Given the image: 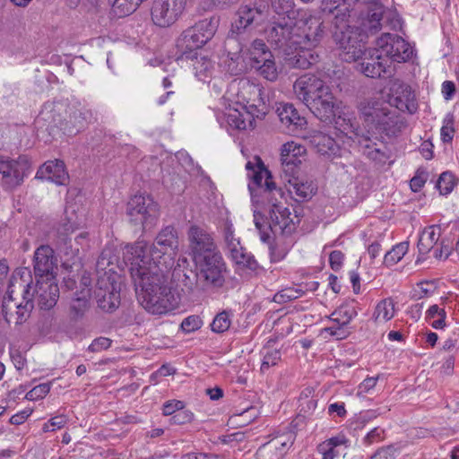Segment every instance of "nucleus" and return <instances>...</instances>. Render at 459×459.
<instances>
[{
    "label": "nucleus",
    "mask_w": 459,
    "mask_h": 459,
    "mask_svg": "<svg viewBox=\"0 0 459 459\" xmlns=\"http://www.w3.org/2000/svg\"><path fill=\"white\" fill-rule=\"evenodd\" d=\"M195 266V283H190L188 290L199 293L211 288H221L226 278L227 265L221 252L193 261Z\"/></svg>",
    "instance_id": "obj_6"
},
{
    "label": "nucleus",
    "mask_w": 459,
    "mask_h": 459,
    "mask_svg": "<svg viewBox=\"0 0 459 459\" xmlns=\"http://www.w3.org/2000/svg\"><path fill=\"white\" fill-rule=\"evenodd\" d=\"M336 128L343 134L347 140H342L343 143L350 146L352 143L358 144L362 153L369 160L378 163L385 164L389 159V152L383 143H377L375 136L365 134L363 130L355 126L352 118H345L339 116L336 121Z\"/></svg>",
    "instance_id": "obj_5"
},
{
    "label": "nucleus",
    "mask_w": 459,
    "mask_h": 459,
    "mask_svg": "<svg viewBox=\"0 0 459 459\" xmlns=\"http://www.w3.org/2000/svg\"><path fill=\"white\" fill-rule=\"evenodd\" d=\"M194 414L189 410L180 409L171 418L170 422L172 424L183 425L189 423L193 420Z\"/></svg>",
    "instance_id": "obj_57"
},
{
    "label": "nucleus",
    "mask_w": 459,
    "mask_h": 459,
    "mask_svg": "<svg viewBox=\"0 0 459 459\" xmlns=\"http://www.w3.org/2000/svg\"><path fill=\"white\" fill-rule=\"evenodd\" d=\"M78 229V226L72 222L70 220L63 222L56 230V243L58 247L61 248L62 247H65V253L68 254V249L71 250V253L77 254L79 251V247H76L73 248V245L71 244V238L69 236L74 233Z\"/></svg>",
    "instance_id": "obj_37"
},
{
    "label": "nucleus",
    "mask_w": 459,
    "mask_h": 459,
    "mask_svg": "<svg viewBox=\"0 0 459 459\" xmlns=\"http://www.w3.org/2000/svg\"><path fill=\"white\" fill-rule=\"evenodd\" d=\"M178 247L176 229L163 228L152 245L138 240L126 246L123 257L143 307L153 315H165L178 307L179 299L168 285L167 273L174 264Z\"/></svg>",
    "instance_id": "obj_1"
},
{
    "label": "nucleus",
    "mask_w": 459,
    "mask_h": 459,
    "mask_svg": "<svg viewBox=\"0 0 459 459\" xmlns=\"http://www.w3.org/2000/svg\"><path fill=\"white\" fill-rule=\"evenodd\" d=\"M297 173L283 174L282 178L285 181L287 191L294 196L297 201L309 199L316 191V186L313 181L296 176Z\"/></svg>",
    "instance_id": "obj_27"
},
{
    "label": "nucleus",
    "mask_w": 459,
    "mask_h": 459,
    "mask_svg": "<svg viewBox=\"0 0 459 459\" xmlns=\"http://www.w3.org/2000/svg\"><path fill=\"white\" fill-rule=\"evenodd\" d=\"M202 325L203 321L201 317L199 316L193 315L186 317L182 321L180 327L184 333H190L200 329Z\"/></svg>",
    "instance_id": "obj_52"
},
{
    "label": "nucleus",
    "mask_w": 459,
    "mask_h": 459,
    "mask_svg": "<svg viewBox=\"0 0 459 459\" xmlns=\"http://www.w3.org/2000/svg\"><path fill=\"white\" fill-rule=\"evenodd\" d=\"M268 5L263 3L251 2L241 4L237 13L234 29L238 35L246 30H253L262 25L268 18Z\"/></svg>",
    "instance_id": "obj_14"
},
{
    "label": "nucleus",
    "mask_w": 459,
    "mask_h": 459,
    "mask_svg": "<svg viewBox=\"0 0 459 459\" xmlns=\"http://www.w3.org/2000/svg\"><path fill=\"white\" fill-rule=\"evenodd\" d=\"M269 249L271 261L274 263L283 260L290 251L289 247H287L284 243H281L279 241L270 246Z\"/></svg>",
    "instance_id": "obj_51"
},
{
    "label": "nucleus",
    "mask_w": 459,
    "mask_h": 459,
    "mask_svg": "<svg viewBox=\"0 0 459 459\" xmlns=\"http://www.w3.org/2000/svg\"><path fill=\"white\" fill-rule=\"evenodd\" d=\"M261 354L263 356L260 368L262 373H265L271 367L276 366L281 359V350L269 345H265L262 349Z\"/></svg>",
    "instance_id": "obj_40"
},
{
    "label": "nucleus",
    "mask_w": 459,
    "mask_h": 459,
    "mask_svg": "<svg viewBox=\"0 0 459 459\" xmlns=\"http://www.w3.org/2000/svg\"><path fill=\"white\" fill-rule=\"evenodd\" d=\"M260 117L261 115L249 110L248 108L243 105L236 106L228 102L225 119L229 129L237 131L252 130L255 127V119Z\"/></svg>",
    "instance_id": "obj_19"
},
{
    "label": "nucleus",
    "mask_w": 459,
    "mask_h": 459,
    "mask_svg": "<svg viewBox=\"0 0 459 459\" xmlns=\"http://www.w3.org/2000/svg\"><path fill=\"white\" fill-rule=\"evenodd\" d=\"M30 171V161L26 155H20L16 159L0 157V182L6 189L21 186Z\"/></svg>",
    "instance_id": "obj_11"
},
{
    "label": "nucleus",
    "mask_w": 459,
    "mask_h": 459,
    "mask_svg": "<svg viewBox=\"0 0 459 459\" xmlns=\"http://www.w3.org/2000/svg\"><path fill=\"white\" fill-rule=\"evenodd\" d=\"M350 446V440L342 433L321 442L317 446V452L322 455V459H335L342 452Z\"/></svg>",
    "instance_id": "obj_31"
},
{
    "label": "nucleus",
    "mask_w": 459,
    "mask_h": 459,
    "mask_svg": "<svg viewBox=\"0 0 459 459\" xmlns=\"http://www.w3.org/2000/svg\"><path fill=\"white\" fill-rule=\"evenodd\" d=\"M334 39L342 52L340 55L346 62H354L361 58V72L368 77L377 78L383 74H391L390 62L380 51L378 46L366 49L364 35L359 28L337 26Z\"/></svg>",
    "instance_id": "obj_3"
},
{
    "label": "nucleus",
    "mask_w": 459,
    "mask_h": 459,
    "mask_svg": "<svg viewBox=\"0 0 459 459\" xmlns=\"http://www.w3.org/2000/svg\"><path fill=\"white\" fill-rule=\"evenodd\" d=\"M317 405V401L314 398L308 399L307 397H300L299 398V406L301 407L300 411H304V413L310 414L312 413Z\"/></svg>",
    "instance_id": "obj_62"
},
{
    "label": "nucleus",
    "mask_w": 459,
    "mask_h": 459,
    "mask_svg": "<svg viewBox=\"0 0 459 459\" xmlns=\"http://www.w3.org/2000/svg\"><path fill=\"white\" fill-rule=\"evenodd\" d=\"M223 99L236 106L243 105L261 116L265 114L262 87L247 78L233 80L229 84Z\"/></svg>",
    "instance_id": "obj_7"
},
{
    "label": "nucleus",
    "mask_w": 459,
    "mask_h": 459,
    "mask_svg": "<svg viewBox=\"0 0 459 459\" xmlns=\"http://www.w3.org/2000/svg\"><path fill=\"white\" fill-rule=\"evenodd\" d=\"M185 403L179 400H170L163 404L162 412L165 416H173L180 409H184Z\"/></svg>",
    "instance_id": "obj_59"
},
{
    "label": "nucleus",
    "mask_w": 459,
    "mask_h": 459,
    "mask_svg": "<svg viewBox=\"0 0 459 459\" xmlns=\"http://www.w3.org/2000/svg\"><path fill=\"white\" fill-rule=\"evenodd\" d=\"M365 134L378 139L383 134L392 137L402 132L404 123L382 94L365 99L358 105Z\"/></svg>",
    "instance_id": "obj_4"
},
{
    "label": "nucleus",
    "mask_w": 459,
    "mask_h": 459,
    "mask_svg": "<svg viewBox=\"0 0 459 459\" xmlns=\"http://www.w3.org/2000/svg\"><path fill=\"white\" fill-rule=\"evenodd\" d=\"M252 67L267 81L274 82L278 78L279 70L273 55L272 57H264L260 61L252 63Z\"/></svg>",
    "instance_id": "obj_38"
},
{
    "label": "nucleus",
    "mask_w": 459,
    "mask_h": 459,
    "mask_svg": "<svg viewBox=\"0 0 459 459\" xmlns=\"http://www.w3.org/2000/svg\"><path fill=\"white\" fill-rule=\"evenodd\" d=\"M249 58L252 63L266 57H272V53L262 39H255L248 49Z\"/></svg>",
    "instance_id": "obj_46"
},
{
    "label": "nucleus",
    "mask_w": 459,
    "mask_h": 459,
    "mask_svg": "<svg viewBox=\"0 0 459 459\" xmlns=\"http://www.w3.org/2000/svg\"><path fill=\"white\" fill-rule=\"evenodd\" d=\"M409 250V243L404 241L396 244L384 256V264L393 266L400 262Z\"/></svg>",
    "instance_id": "obj_43"
},
{
    "label": "nucleus",
    "mask_w": 459,
    "mask_h": 459,
    "mask_svg": "<svg viewBox=\"0 0 459 459\" xmlns=\"http://www.w3.org/2000/svg\"><path fill=\"white\" fill-rule=\"evenodd\" d=\"M379 377H368L365 378L357 388V396L365 397L375 388Z\"/></svg>",
    "instance_id": "obj_54"
},
{
    "label": "nucleus",
    "mask_w": 459,
    "mask_h": 459,
    "mask_svg": "<svg viewBox=\"0 0 459 459\" xmlns=\"http://www.w3.org/2000/svg\"><path fill=\"white\" fill-rule=\"evenodd\" d=\"M126 213L132 224L145 229L157 217V204L149 195H135L127 203Z\"/></svg>",
    "instance_id": "obj_13"
},
{
    "label": "nucleus",
    "mask_w": 459,
    "mask_h": 459,
    "mask_svg": "<svg viewBox=\"0 0 459 459\" xmlns=\"http://www.w3.org/2000/svg\"><path fill=\"white\" fill-rule=\"evenodd\" d=\"M455 186V177L451 172H443L437 182V188L440 194L446 195L450 194Z\"/></svg>",
    "instance_id": "obj_48"
},
{
    "label": "nucleus",
    "mask_w": 459,
    "mask_h": 459,
    "mask_svg": "<svg viewBox=\"0 0 459 459\" xmlns=\"http://www.w3.org/2000/svg\"><path fill=\"white\" fill-rule=\"evenodd\" d=\"M295 436L292 432H286L273 436L257 450L258 459H282L292 446Z\"/></svg>",
    "instance_id": "obj_18"
},
{
    "label": "nucleus",
    "mask_w": 459,
    "mask_h": 459,
    "mask_svg": "<svg viewBox=\"0 0 459 459\" xmlns=\"http://www.w3.org/2000/svg\"><path fill=\"white\" fill-rule=\"evenodd\" d=\"M303 290L300 289L288 288L282 290L281 292L277 293L275 296V299L277 301H290L299 299L302 296Z\"/></svg>",
    "instance_id": "obj_55"
},
{
    "label": "nucleus",
    "mask_w": 459,
    "mask_h": 459,
    "mask_svg": "<svg viewBox=\"0 0 459 459\" xmlns=\"http://www.w3.org/2000/svg\"><path fill=\"white\" fill-rule=\"evenodd\" d=\"M36 178L51 181L56 185L64 186L69 180V175L62 160H55L45 162L37 171Z\"/></svg>",
    "instance_id": "obj_30"
},
{
    "label": "nucleus",
    "mask_w": 459,
    "mask_h": 459,
    "mask_svg": "<svg viewBox=\"0 0 459 459\" xmlns=\"http://www.w3.org/2000/svg\"><path fill=\"white\" fill-rule=\"evenodd\" d=\"M92 114L91 112L86 108H82L73 113L70 116V123L74 125V128L68 130L70 134H75L80 130L84 128V126L88 124V122L91 119Z\"/></svg>",
    "instance_id": "obj_41"
},
{
    "label": "nucleus",
    "mask_w": 459,
    "mask_h": 459,
    "mask_svg": "<svg viewBox=\"0 0 459 459\" xmlns=\"http://www.w3.org/2000/svg\"><path fill=\"white\" fill-rule=\"evenodd\" d=\"M385 431L383 429L377 427L371 429L363 438L362 442L365 446H371L384 439Z\"/></svg>",
    "instance_id": "obj_56"
},
{
    "label": "nucleus",
    "mask_w": 459,
    "mask_h": 459,
    "mask_svg": "<svg viewBox=\"0 0 459 459\" xmlns=\"http://www.w3.org/2000/svg\"><path fill=\"white\" fill-rule=\"evenodd\" d=\"M307 108L317 118L324 122L334 120L336 123L339 116L346 119L351 118L345 111L339 110V103L326 83L312 98L311 102L307 104Z\"/></svg>",
    "instance_id": "obj_10"
},
{
    "label": "nucleus",
    "mask_w": 459,
    "mask_h": 459,
    "mask_svg": "<svg viewBox=\"0 0 459 459\" xmlns=\"http://www.w3.org/2000/svg\"><path fill=\"white\" fill-rule=\"evenodd\" d=\"M306 153L305 146L299 143L291 141L283 144L281 153L283 174L297 173Z\"/></svg>",
    "instance_id": "obj_26"
},
{
    "label": "nucleus",
    "mask_w": 459,
    "mask_h": 459,
    "mask_svg": "<svg viewBox=\"0 0 459 459\" xmlns=\"http://www.w3.org/2000/svg\"><path fill=\"white\" fill-rule=\"evenodd\" d=\"M51 383H43L36 385L31 390H30L25 398L29 401H37L43 399L50 391Z\"/></svg>",
    "instance_id": "obj_50"
},
{
    "label": "nucleus",
    "mask_w": 459,
    "mask_h": 459,
    "mask_svg": "<svg viewBox=\"0 0 459 459\" xmlns=\"http://www.w3.org/2000/svg\"><path fill=\"white\" fill-rule=\"evenodd\" d=\"M344 255L339 250H334L331 252L329 255V263L331 265V268L334 271H338L342 264Z\"/></svg>",
    "instance_id": "obj_64"
},
{
    "label": "nucleus",
    "mask_w": 459,
    "mask_h": 459,
    "mask_svg": "<svg viewBox=\"0 0 459 459\" xmlns=\"http://www.w3.org/2000/svg\"><path fill=\"white\" fill-rule=\"evenodd\" d=\"M358 315L355 301L351 300L338 307L330 316V320L337 325L347 326Z\"/></svg>",
    "instance_id": "obj_36"
},
{
    "label": "nucleus",
    "mask_w": 459,
    "mask_h": 459,
    "mask_svg": "<svg viewBox=\"0 0 459 459\" xmlns=\"http://www.w3.org/2000/svg\"><path fill=\"white\" fill-rule=\"evenodd\" d=\"M394 316V302L391 299H385L376 306L373 319L377 323L387 322Z\"/></svg>",
    "instance_id": "obj_39"
},
{
    "label": "nucleus",
    "mask_w": 459,
    "mask_h": 459,
    "mask_svg": "<svg viewBox=\"0 0 459 459\" xmlns=\"http://www.w3.org/2000/svg\"><path fill=\"white\" fill-rule=\"evenodd\" d=\"M324 331L327 333H329L331 336L336 337V339L342 340L344 339L348 335V331L345 329L344 326L337 325L325 327Z\"/></svg>",
    "instance_id": "obj_63"
},
{
    "label": "nucleus",
    "mask_w": 459,
    "mask_h": 459,
    "mask_svg": "<svg viewBox=\"0 0 459 459\" xmlns=\"http://www.w3.org/2000/svg\"><path fill=\"white\" fill-rule=\"evenodd\" d=\"M32 301L36 300L42 309L52 308L59 297V289L55 279H37L36 286L33 288Z\"/></svg>",
    "instance_id": "obj_22"
},
{
    "label": "nucleus",
    "mask_w": 459,
    "mask_h": 459,
    "mask_svg": "<svg viewBox=\"0 0 459 459\" xmlns=\"http://www.w3.org/2000/svg\"><path fill=\"white\" fill-rule=\"evenodd\" d=\"M57 259L48 245H41L34 252V273L37 279H55Z\"/></svg>",
    "instance_id": "obj_21"
},
{
    "label": "nucleus",
    "mask_w": 459,
    "mask_h": 459,
    "mask_svg": "<svg viewBox=\"0 0 459 459\" xmlns=\"http://www.w3.org/2000/svg\"><path fill=\"white\" fill-rule=\"evenodd\" d=\"M189 254L193 261L220 252L212 234L206 229L193 225L187 232Z\"/></svg>",
    "instance_id": "obj_17"
},
{
    "label": "nucleus",
    "mask_w": 459,
    "mask_h": 459,
    "mask_svg": "<svg viewBox=\"0 0 459 459\" xmlns=\"http://www.w3.org/2000/svg\"><path fill=\"white\" fill-rule=\"evenodd\" d=\"M14 281H17L16 278L13 276L10 280V283L8 285L7 290V297L4 298V303H3V313L4 315V317L6 321L10 322L11 319L13 317L15 324H22L25 322L30 315V312L32 311L34 307V303L32 301L33 295H30V290L32 287L30 284H24L20 283V288L22 289L23 294H22V301L20 303H15L12 305V302L13 300V294L14 292V290L13 289L14 287Z\"/></svg>",
    "instance_id": "obj_9"
},
{
    "label": "nucleus",
    "mask_w": 459,
    "mask_h": 459,
    "mask_svg": "<svg viewBox=\"0 0 459 459\" xmlns=\"http://www.w3.org/2000/svg\"><path fill=\"white\" fill-rule=\"evenodd\" d=\"M267 40L275 48L281 50L286 56H290L293 48L301 44V35L296 25L283 20L273 23L267 30Z\"/></svg>",
    "instance_id": "obj_12"
},
{
    "label": "nucleus",
    "mask_w": 459,
    "mask_h": 459,
    "mask_svg": "<svg viewBox=\"0 0 459 459\" xmlns=\"http://www.w3.org/2000/svg\"><path fill=\"white\" fill-rule=\"evenodd\" d=\"M315 47L300 44L297 48H293L292 52L286 58L287 64L292 68H309L319 60V56L314 50Z\"/></svg>",
    "instance_id": "obj_29"
},
{
    "label": "nucleus",
    "mask_w": 459,
    "mask_h": 459,
    "mask_svg": "<svg viewBox=\"0 0 459 459\" xmlns=\"http://www.w3.org/2000/svg\"><path fill=\"white\" fill-rule=\"evenodd\" d=\"M378 51L389 59L390 65L393 62L405 63L411 59L414 54L413 48L402 37L390 33H385L377 39Z\"/></svg>",
    "instance_id": "obj_15"
},
{
    "label": "nucleus",
    "mask_w": 459,
    "mask_h": 459,
    "mask_svg": "<svg viewBox=\"0 0 459 459\" xmlns=\"http://www.w3.org/2000/svg\"><path fill=\"white\" fill-rule=\"evenodd\" d=\"M178 61H191L195 76L203 82H210L215 70V62L204 50L180 54Z\"/></svg>",
    "instance_id": "obj_20"
},
{
    "label": "nucleus",
    "mask_w": 459,
    "mask_h": 459,
    "mask_svg": "<svg viewBox=\"0 0 459 459\" xmlns=\"http://www.w3.org/2000/svg\"><path fill=\"white\" fill-rule=\"evenodd\" d=\"M97 284L96 296L99 306L108 311L117 308L120 303V291L116 281L110 278H108V282H105L104 279H100Z\"/></svg>",
    "instance_id": "obj_28"
},
{
    "label": "nucleus",
    "mask_w": 459,
    "mask_h": 459,
    "mask_svg": "<svg viewBox=\"0 0 459 459\" xmlns=\"http://www.w3.org/2000/svg\"><path fill=\"white\" fill-rule=\"evenodd\" d=\"M90 290L82 291V296L72 300L71 313L74 318L82 317L89 307Z\"/></svg>",
    "instance_id": "obj_45"
},
{
    "label": "nucleus",
    "mask_w": 459,
    "mask_h": 459,
    "mask_svg": "<svg viewBox=\"0 0 459 459\" xmlns=\"http://www.w3.org/2000/svg\"><path fill=\"white\" fill-rule=\"evenodd\" d=\"M112 250L110 248H105L97 261V267L99 270H106L113 262Z\"/></svg>",
    "instance_id": "obj_61"
},
{
    "label": "nucleus",
    "mask_w": 459,
    "mask_h": 459,
    "mask_svg": "<svg viewBox=\"0 0 459 459\" xmlns=\"http://www.w3.org/2000/svg\"><path fill=\"white\" fill-rule=\"evenodd\" d=\"M247 176L249 178L248 190L253 204L267 207L270 218V229L275 234H290L294 230L293 220L289 208L281 202L283 193L273 181L271 172L262 160L255 156L246 164Z\"/></svg>",
    "instance_id": "obj_2"
},
{
    "label": "nucleus",
    "mask_w": 459,
    "mask_h": 459,
    "mask_svg": "<svg viewBox=\"0 0 459 459\" xmlns=\"http://www.w3.org/2000/svg\"><path fill=\"white\" fill-rule=\"evenodd\" d=\"M221 231L223 234L224 242L230 254L242 246L239 238L235 236V229L230 221L226 220L223 222L221 225Z\"/></svg>",
    "instance_id": "obj_42"
},
{
    "label": "nucleus",
    "mask_w": 459,
    "mask_h": 459,
    "mask_svg": "<svg viewBox=\"0 0 459 459\" xmlns=\"http://www.w3.org/2000/svg\"><path fill=\"white\" fill-rule=\"evenodd\" d=\"M112 341L107 337H99L92 341L88 347V350L91 352H100L110 347Z\"/></svg>",
    "instance_id": "obj_58"
},
{
    "label": "nucleus",
    "mask_w": 459,
    "mask_h": 459,
    "mask_svg": "<svg viewBox=\"0 0 459 459\" xmlns=\"http://www.w3.org/2000/svg\"><path fill=\"white\" fill-rule=\"evenodd\" d=\"M231 325V316L227 311L219 313L213 319L211 326L215 333H224Z\"/></svg>",
    "instance_id": "obj_47"
},
{
    "label": "nucleus",
    "mask_w": 459,
    "mask_h": 459,
    "mask_svg": "<svg viewBox=\"0 0 459 459\" xmlns=\"http://www.w3.org/2000/svg\"><path fill=\"white\" fill-rule=\"evenodd\" d=\"M217 22L214 19H204L183 31L177 40V48L180 54L187 51L196 52L215 34Z\"/></svg>",
    "instance_id": "obj_8"
},
{
    "label": "nucleus",
    "mask_w": 459,
    "mask_h": 459,
    "mask_svg": "<svg viewBox=\"0 0 459 459\" xmlns=\"http://www.w3.org/2000/svg\"><path fill=\"white\" fill-rule=\"evenodd\" d=\"M454 135V116L452 114H447L443 120V126L440 130L441 140L445 143H450Z\"/></svg>",
    "instance_id": "obj_49"
},
{
    "label": "nucleus",
    "mask_w": 459,
    "mask_h": 459,
    "mask_svg": "<svg viewBox=\"0 0 459 459\" xmlns=\"http://www.w3.org/2000/svg\"><path fill=\"white\" fill-rule=\"evenodd\" d=\"M299 31L301 30V44L317 46L324 34V22L318 15L309 14L299 21Z\"/></svg>",
    "instance_id": "obj_25"
},
{
    "label": "nucleus",
    "mask_w": 459,
    "mask_h": 459,
    "mask_svg": "<svg viewBox=\"0 0 459 459\" xmlns=\"http://www.w3.org/2000/svg\"><path fill=\"white\" fill-rule=\"evenodd\" d=\"M68 421V419L65 415L60 414L55 417H52L48 421L44 423L42 427V430L44 432L55 431L56 429H62Z\"/></svg>",
    "instance_id": "obj_53"
},
{
    "label": "nucleus",
    "mask_w": 459,
    "mask_h": 459,
    "mask_svg": "<svg viewBox=\"0 0 459 459\" xmlns=\"http://www.w3.org/2000/svg\"><path fill=\"white\" fill-rule=\"evenodd\" d=\"M230 255L231 259L238 265L247 267L250 270H255L257 267V263L254 256L248 253L242 246L235 249Z\"/></svg>",
    "instance_id": "obj_44"
},
{
    "label": "nucleus",
    "mask_w": 459,
    "mask_h": 459,
    "mask_svg": "<svg viewBox=\"0 0 459 459\" xmlns=\"http://www.w3.org/2000/svg\"><path fill=\"white\" fill-rule=\"evenodd\" d=\"M325 82L318 76L312 74H305L299 76L293 83L295 96L307 107L312 98Z\"/></svg>",
    "instance_id": "obj_24"
},
{
    "label": "nucleus",
    "mask_w": 459,
    "mask_h": 459,
    "mask_svg": "<svg viewBox=\"0 0 459 459\" xmlns=\"http://www.w3.org/2000/svg\"><path fill=\"white\" fill-rule=\"evenodd\" d=\"M311 143L322 155L335 156L339 152V147L335 140L322 132L316 133L312 136Z\"/></svg>",
    "instance_id": "obj_35"
},
{
    "label": "nucleus",
    "mask_w": 459,
    "mask_h": 459,
    "mask_svg": "<svg viewBox=\"0 0 459 459\" xmlns=\"http://www.w3.org/2000/svg\"><path fill=\"white\" fill-rule=\"evenodd\" d=\"M415 96L411 88L399 79L390 81L388 100L390 105L395 106L398 109L406 108L412 112L411 107L414 108Z\"/></svg>",
    "instance_id": "obj_23"
},
{
    "label": "nucleus",
    "mask_w": 459,
    "mask_h": 459,
    "mask_svg": "<svg viewBox=\"0 0 459 459\" xmlns=\"http://www.w3.org/2000/svg\"><path fill=\"white\" fill-rule=\"evenodd\" d=\"M187 0H154L151 11L153 23L161 28L173 25L186 10Z\"/></svg>",
    "instance_id": "obj_16"
},
{
    "label": "nucleus",
    "mask_w": 459,
    "mask_h": 459,
    "mask_svg": "<svg viewBox=\"0 0 459 459\" xmlns=\"http://www.w3.org/2000/svg\"><path fill=\"white\" fill-rule=\"evenodd\" d=\"M441 235V227L431 225L427 227L420 236L418 241L419 252L422 255L428 254L437 243Z\"/></svg>",
    "instance_id": "obj_34"
},
{
    "label": "nucleus",
    "mask_w": 459,
    "mask_h": 459,
    "mask_svg": "<svg viewBox=\"0 0 459 459\" xmlns=\"http://www.w3.org/2000/svg\"><path fill=\"white\" fill-rule=\"evenodd\" d=\"M277 111L281 122L293 134H299L307 126L306 118L299 114L292 104H283Z\"/></svg>",
    "instance_id": "obj_32"
},
{
    "label": "nucleus",
    "mask_w": 459,
    "mask_h": 459,
    "mask_svg": "<svg viewBox=\"0 0 459 459\" xmlns=\"http://www.w3.org/2000/svg\"><path fill=\"white\" fill-rule=\"evenodd\" d=\"M220 66L225 74L231 76L242 74L246 69L247 65L243 57V46L239 48L237 52H228L221 56Z\"/></svg>",
    "instance_id": "obj_33"
},
{
    "label": "nucleus",
    "mask_w": 459,
    "mask_h": 459,
    "mask_svg": "<svg viewBox=\"0 0 459 459\" xmlns=\"http://www.w3.org/2000/svg\"><path fill=\"white\" fill-rule=\"evenodd\" d=\"M293 4V0H272V6L278 14L289 13Z\"/></svg>",
    "instance_id": "obj_60"
}]
</instances>
